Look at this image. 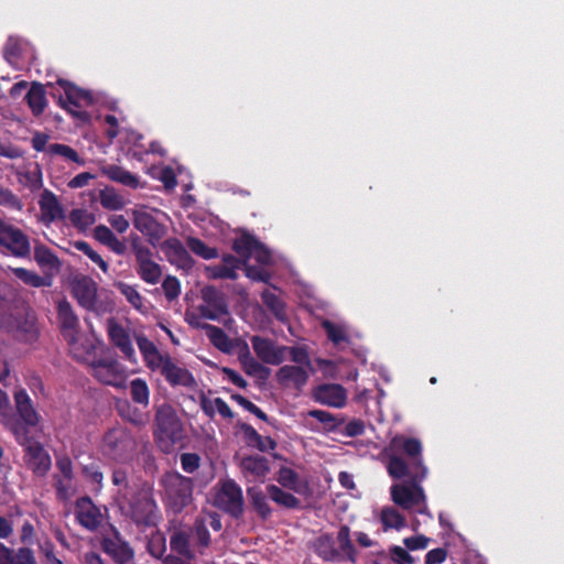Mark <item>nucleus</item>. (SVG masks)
<instances>
[{"label": "nucleus", "instance_id": "f257e3e1", "mask_svg": "<svg viewBox=\"0 0 564 564\" xmlns=\"http://www.w3.org/2000/svg\"><path fill=\"white\" fill-rule=\"evenodd\" d=\"M390 447L395 452H403L408 456V460L397 454L389 456L387 471L391 478L403 479L406 474L413 471L427 474L422 458V444L417 438L397 435L391 440Z\"/></svg>", "mask_w": 564, "mask_h": 564}, {"label": "nucleus", "instance_id": "f03ea898", "mask_svg": "<svg viewBox=\"0 0 564 564\" xmlns=\"http://www.w3.org/2000/svg\"><path fill=\"white\" fill-rule=\"evenodd\" d=\"M48 95L55 99L59 107L68 111L73 117L80 121H88L90 116L82 108L89 107L94 104L90 91L85 90L74 83L58 78L56 85L47 83Z\"/></svg>", "mask_w": 564, "mask_h": 564}, {"label": "nucleus", "instance_id": "7ed1b4c3", "mask_svg": "<svg viewBox=\"0 0 564 564\" xmlns=\"http://www.w3.org/2000/svg\"><path fill=\"white\" fill-rule=\"evenodd\" d=\"M159 486L164 506L174 513H181L194 500V480L178 471H165L159 479Z\"/></svg>", "mask_w": 564, "mask_h": 564}, {"label": "nucleus", "instance_id": "20e7f679", "mask_svg": "<svg viewBox=\"0 0 564 564\" xmlns=\"http://www.w3.org/2000/svg\"><path fill=\"white\" fill-rule=\"evenodd\" d=\"M14 402L18 417L8 422V429L15 440H26V436L35 435L41 431L39 426L41 416L24 389L15 391Z\"/></svg>", "mask_w": 564, "mask_h": 564}, {"label": "nucleus", "instance_id": "39448f33", "mask_svg": "<svg viewBox=\"0 0 564 564\" xmlns=\"http://www.w3.org/2000/svg\"><path fill=\"white\" fill-rule=\"evenodd\" d=\"M214 506L230 516L235 520H239L245 513V499L242 488L231 478L221 479L215 487Z\"/></svg>", "mask_w": 564, "mask_h": 564}, {"label": "nucleus", "instance_id": "423d86ee", "mask_svg": "<svg viewBox=\"0 0 564 564\" xmlns=\"http://www.w3.org/2000/svg\"><path fill=\"white\" fill-rule=\"evenodd\" d=\"M137 448L132 434L122 426L110 429L102 438L104 454L110 459L126 463L130 460Z\"/></svg>", "mask_w": 564, "mask_h": 564}, {"label": "nucleus", "instance_id": "0eeeda50", "mask_svg": "<svg viewBox=\"0 0 564 564\" xmlns=\"http://www.w3.org/2000/svg\"><path fill=\"white\" fill-rule=\"evenodd\" d=\"M426 477L423 471H413L406 474V482L394 484L390 488L391 499L399 507L410 510L421 505L425 500L424 489L420 485Z\"/></svg>", "mask_w": 564, "mask_h": 564}, {"label": "nucleus", "instance_id": "6e6552de", "mask_svg": "<svg viewBox=\"0 0 564 564\" xmlns=\"http://www.w3.org/2000/svg\"><path fill=\"white\" fill-rule=\"evenodd\" d=\"M0 249L14 258H30V237L22 229L0 218Z\"/></svg>", "mask_w": 564, "mask_h": 564}, {"label": "nucleus", "instance_id": "1a4fd4ad", "mask_svg": "<svg viewBox=\"0 0 564 564\" xmlns=\"http://www.w3.org/2000/svg\"><path fill=\"white\" fill-rule=\"evenodd\" d=\"M23 448V462L35 476L44 477L50 471L52 459L47 451L36 440V435L26 436V440H15Z\"/></svg>", "mask_w": 564, "mask_h": 564}, {"label": "nucleus", "instance_id": "9d476101", "mask_svg": "<svg viewBox=\"0 0 564 564\" xmlns=\"http://www.w3.org/2000/svg\"><path fill=\"white\" fill-rule=\"evenodd\" d=\"M154 421V435L158 441L175 443L182 438L183 423L171 404L163 403L159 405L155 411Z\"/></svg>", "mask_w": 564, "mask_h": 564}, {"label": "nucleus", "instance_id": "9b49d317", "mask_svg": "<svg viewBox=\"0 0 564 564\" xmlns=\"http://www.w3.org/2000/svg\"><path fill=\"white\" fill-rule=\"evenodd\" d=\"M203 304L197 310L202 317L210 321H218L221 316L228 315L226 295L214 285H206L202 289Z\"/></svg>", "mask_w": 564, "mask_h": 564}, {"label": "nucleus", "instance_id": "f8f14e48", "mask_svg": "<svg viewBox=\"0 0 564 564\" xmlns=\"http://www.w3.org/2000/svg\"><path fill=\"white\" fill-rule=\"evenodd\" d=\"M129 517L139 528H152L158 523V505L148 495L134 497L129 506Z\"/></svg>", "mask_w": 564, "mask_h": 564}, {"label": "nucleus", "instance_id": "ddd939ff", "mask_svg": "<svg viewBox=\"0 0 564 564\" xmlns=\"http://www.w3.org/2000/svg\"><path fill=\"white\" fill-rule=\"evenodd\" d=\"M161 250L165 254L166 260L176 269L188 273L195 265L193 257L182 241L175 237L165 239L161 243Z\"/></svg>", "mask_w": 564, "mask_h": 564}, {"label": "nucleus", "instance_id": "4468645a", "mask_svg": "<svg viewBox=\"0 0 564 564\" xmlns=\"http://www.w3.org/2000/svg\"><path fill=\"white\" fill-rule=\"evenodd\" d=\"M132 224L155 247L166 234V227L144 210H133Z\"/></svg>", "mask_w": 564, "mask_h": 564}, {"label": "nucleus", "instance_id": "2eb2a0df", "mask_svg": "<svg viewBox=\"0 0 564 564\" xmlns=\"http://www.w3.org/2000/svg\"><path fill=\"white\" fill-rule=\"evenodd\" d=\"M57 321L64 339L70 347L75 346L79 332V319L70 303L65 299L57 304Z\"/></svg>", "mask_w": 564, "mask_h": 564}, {"label": "nucleus", "instance_id": "dca6fc26", "mask_svg": "<svg viewBox=\"0 0 564 564\" xmlns=\"http://www.w3.org/2000/svg\"><path fill=\"white\" fill-rule=\"evenodd\" d=\"M252 348L257 357L268 365H281L285 357L286 346H276L272 339L261 336L251 337Z\"/></svg>", "mask_w": 564, "mask_h": 564}, {"label": "nucleus", "instance_id": "f3484780", "mask_svg": "<svg viewBox=\"0 0 564 564\" xmlns=\"http://www.w3.org/2000/svg\"><path fill=\"white\" fill-rule=\"evenodd\" d=\"M313 373L304 366L284 365L275 372L276 382L283 388H294L302 391Z\"/></svg>", "mask_w": 564, "mask_h": 564}, {"label": "nucleus", "instance_id": "a211bd4d", "mask_svg": "<svg viewBox=\"0 0 564 564\" xmlns=\"http://www.w3.org/2000/svg\"><path fill=\"white\" fill-rule=\"evenodd\" d=\"M312 398L317 403L339 409L346 404L347 393L340 384L322 383L313 389Z\"/></svg>", "mask_w": 564, "mask_h": 564}, {"label": "nucleus", "instance_id": "6ab92c4d", "mask_svg": "<svg viewBox=\"0 0 564 564\" xmlns=\"http://www.w3.org/2000/svg\"><path fill=\"white\" fill-rule=\"evenodd\" d=\"M165 381L173 388L175 387H184V388H194L196 386V380L193 373L186 369L185 367L176 364L173 358L164 360V367L161 373Z\"/></svg>", "mask_w": 564, "mask_h": 564}, {"label": "nucleus", "instance_id": "aec40b11", "mask_svg": "<svg viewBox=\"0 0 564 564\" xmlns=\"http://www.w3.org/2000/svg\"><path fill=\"white\" fill-rule=\"evenodd\" d=\"M101 512L89 497L80 498L76 505V519L89 531L97 530L101 524Z\"/></svg>", "mask_w": 564, "mask_h": 564}, {"label": "nucleus", "instance_id": "412c9836", "mask_svg": "<svg viewBox=\"0 0 564 564\" xmlns=\"http://www.w3.org/2000/svg\"><path fill=\"white\" fill-rule=\"evenodd\" d=\"M73 294L80 306L94 311L97 306V284L88 276L76 280L73 284Z\"/></svg>", "mask_w": 564, "mask_h": 564}, {"label": "nucleus", "instance_id": "4be33fe9", "mask_svg": "<svg viewBox=\"0 0 564 564\" xmlns=\"http://www.w3.org/2000/svg\"><path fill=\"white\" fill-rule=\"evenodd\" d=\"M152 251L135 258V271L140 279L148 284H156L162 278V267L152 260Z\"/></svg>", "mask_w": 564, "mask_h": 564}, {"label": "nucleus", "instance_id": "5701e85b", "mask_svg": "<svg viewBox=\"0 0 564 564\" xmlns=\"http://www.w3.org/2000/svg\"><path fill=\"white\" fill-rule=\"evenodd\" d=\"M108 336L111 344L119 348L127 359L131 360L134 357L130 335L120 324L111 321L108 325Z\"/></svg>", "mask_w": 564, "mask_h": 564}, {"label": "nucleus", "instance_id": "b1692460", "mask_svg": "<svg viewBox=\"0 0 564 564\" xmlns=\"http://www.w3.org/2000/svg\"><path fill=\"white\" fill-rule=\"evenodd\" d=\"M0 564H37L34 552L28 546L10 549L0 542Z\"/></svg>", "mask_w": 564, "mask_h": 564}, {"label": "nucleus", "instance_id": "393cba45", "mask_svg": "<svg viewBox=\"0 0 564 564\" xmlns=\"http://www.w3.org/2000/svg\"><path fill=\"white\" fill-rule=\"evenodd\" d=\"M101 549L110 555L117 564H127L132 561L134 553L127 542L105 538L101 541Z\"/></svg>", "mask_w": 564, "mask_h": 564}, {"label": "nucleus", "instance_id": "a878e982", "mask_svg": "<svg viewBox=\"0 0 564 564\" xmlns=\"http://www.w3.org/2000/svg\"><path fill=\"white\" fill-rule=\"evenodd\" d=\"M34 260L37 265L44 271L46 276H53L59 270L61 261L58 257L43 243L34 246Z\"/></svg>", "mask_w": 564, "mask_h": 564}, {"label": "nucleus", "instance_id": "bb28decb", "mask_svg": "<svg viewBox=\"0 0 564 564\" xmlns=\"http://www.w3.org/2000/svg\"><path fill=\"white\" fill-rule=\"evenodd\" d=\"M335 539V545L337 544L338 561L348 560L351 563L357 562V550L351 540L350 528L347 524L339 527Z\"/></svg>", "mask_w": 564, "mask_h": 564}, {"label": "nucleus", "instance_id": "cd10ccee", "mask_svg": "<svg viewBox=\"0 0 564 564\" xmlns=\"http://www.w3.org/2000/svg\"><path fill=\"white\" fill-rule=\"evenodd\" d=\"M188 323L192 326L204 329L209 341L220 351L229 354L232 350V340L223 328L207 323L199 324L192 319Z\"/></svg>", "mask_w": 564, "mask_h": 564}, {"label": "nucleus", "instance_id": "c85d7f7f", "mask_svg": "<svg viewBox=\"0 0 564 564\" xmlns=\"http://www.w3.org/2000/svg\"><path fill=\"white\" fill-rule=\"evenodd\" d=\"M94 377L101 383L118 386V364L115 360L98 359L91 364Z\"/></svg>", "mask_w": 564, "mask_h": 564}, {"label": "nucleus", "instance_id": "c756f323", "mask_svg": "<svg viewBox=\"0 0 564 564\" xmlns=\"http://www.w3.org/2000/svg\"><path fill=\"white\" fill-rule=\"evenodd\" d=\"M238 360L248 376L256 377L260 380H267L271 373V370L268 367L263 366L251 356L247 343H243L238 355Z\"/></svg>", "mask_w": 564, "mask_h": 564}, {"label": "nucleus", "instance_id": "7c9ffc66", "mask_svg": "<svg viewBox=\"0 0 564 564\" xmlns=\"http://www.w3.org/2000/svg\"><path fill=\"white\" fill-rule=\"evenodd\" d=\"M46 88H48L47 84L43 85L41 83L33 82L24 97L34 117L41 116L47 106Z\"/></svg>", "mask_w": 564, "mask_h": 564}, {"label": "nucleus", "instance_id": "2f4dec72", "mask_svg": "<svg viewBox=\"0 0 564 564\" xmlns=\"http://www.w3.org/2000/svg\"><path fill=\"white\" fill-rule=\"evenodd\" d=\"M239 467L245 476H252L254 479L264 478L270 471L269 460L261 455L242 457Z\"/></svg>", "mask_w": 564, "mask_h": 564}, {"label": "nucleus", "instance_id": "473e14b6", "mask_svg": "<svg viewBox=\"0 0 564 564\" xmlns=\"http://www.w3.org/2000/svg\"><path fill=\"white\" fill-rule=\"evenodd\" d=\"M247 495L254 512L262 521H267L273 512L268 501L267 491H262L259 487H249Z\"/></svg>", "mask_w": 564, "mask_h": 564}, {"label": "nucleus", "instance_id": "72a5a7b5", "mask_svg": "<svg viewBox=\"0 0 564 564\" xmlns=\"http://www.w3.org/2000/svg\"><path fill=\"white\" fill-rule=\"evenodd\" d=\"M43 217L48 221H54L64 217V212L54 193L45 189L39 200Z\"/></svg>", "mask_w": 564, "mask_h": 564}, {"label": "nucleus", "instance_id": "f704fd0d", "mask_svg": "<svg viewBox=\"0 0 564 564\" xmlns=\"http://www.w3.org/2000/svg\"><path fill=\"white\" fill-rule=\"evenodd\" d=\"M199 405L204 414L209 419H214L216 411L224 419L232 420L235 416L230 406L221 398H215L212 400L203 394L199 399Z\"/></svg>", "mask_w": 564, "mask_h": 564}, {"label": "nucleus", "instance_id": "c9c22d12", "mask_svg": "<svg viewBox=\"0 0 564 564\" xmlns=\"http://www.w3.org/2000/svg\"><path fill=\"white\" fill-rule=\"evenodd\" d=\"M265 490L269 498L278 506L291 510L301 508V500L293 494L283 490L281 487L271 484L265 487Z\"/></svg>", "mask_w": 564, "mask_h": 564}, {"label": "nucleus", "instance_id": "e433bc0d", "mask_svg": "<svg viewBox=\"0 0 564 564\" xmlns=\"http://www.w3.org/2000/svg\"><path fill=\"white\" fill-rule=\"evenodd\" d=\"M315 553L326 562L338 561V552L335 546V539L329 533L321 534L314 543Z\"/></svg>", "mask_w": 564, "mask_h": 564}, {"label": "nucleus", "instance_id": "4c0bfd02", "mask_svg": "<svg viewBox=\"0 0 564 564\" xmlns=\"http://www.w3.org/2000/svg\"><path fill=\"white\" fill-rule=\"evenodd\" d=\"M101 173L106 175L109 180L129 186L131 188H137L139 186L138 176L131 174L129 171L124 170L119 165L110 164L104 166L101 169Z\"/></svg>", "mask_w": 564, "mask_h": 564}, {"label": "nucleus", "instance_id": "58836bf2", "mask_svg": "<svg viewBox=\"0 0 564 564\" xmlns=\"http://www.w3.org/2000/svg\"><path fill=\"white\" fill-rule=\"evenodd\" d=\"M242 431L245 432V436L249 443L257 447L260 452L273 451L276 447V442L271 436H262L260 435L256 429H253L249 424L242 425Z\"/></svg>", "mask_w": 564, "mask_h": 564}, {"label": "nucleus", "instance_id": "ea45409f", "mask_svg": "<svg viewBox=\"0 0 564 564\" xmlns=\"http://www.w3.org/2000/svg\"><path fill=\"white\" fill-rule=\"evenodd\" d=\"M257 247L258 239L247 232L236 238L232 242V250L243 260V262H248Z\"/></svg>", "mask_w": 564, "mask_h": 564}, {"label": "nucleus", "instance_id": "a19ab883", "mask_svg": "<svg viewBox=\"0 0 564 564\" xmlns=\"http://www.w3.org/2000/svg\"><path fill=\"white\" fill-rule=\"evenodd\" d=\"M11 271L17 279L33 288L51 286L52 284L51 276L39 275L36 272L25 268H12Z\"/></svg>", "mask_w": 564, "mask_h": 564}, {"label": "nucleus", "instance_id": "79ce46f5", "mask_svg": "<svg viewBox=\"0 0 564 564\" xmlns=\"http://www.w3.org/2000/svg\"><path fill=\"white\" fill-rule=\"evenodd\" d=\"M170 546L172 551L187 560H193L195 556L189 547V535L183 530L174 531L171 534Z\"/></svg>", "mask_w": 564, "mask_h": 564}, {"label": "nucleus", "instance_id": "37998d69", "mask_svg": "<svg viewBox=\"0 0 564 564\" xmlns=\"http://www.w3.org/2000/svg\"><path fill=\"white\" fill-rule=\"evenodd\" d=\"M117 290L126 297V300L140 313H147V306L144 305V299L138 291L135 285H130L126 282H117Z\"/></svg>", "mask_w": 564, "mask_h": 564}, {"label": "nucleus", "instance_id": "c03bdc74", "mask_svg": "<svg viewBox=\"0 0 564 564\" xmlns=\"http://www.w3.org/2000/svg\"><path fill=\"white\" fill-rule=\"evenodd\" d=\"M261 300L267 308L276 317V319H285V304L275 293L271 292L270 290H264L261 293Z\"/></svg>", "mask_w": 564, "mask_h": 564}, {"label": "nucleus", "instance_id": "a18cd8bd", "mask_svg": "<svg viewBox=\"0 0 564 564\" xmlns=\"http://www.w3.org/2000/svg\"><path fill=\"white\" fill-rule=\"evenodd\" d=\"M130 395L134 403L147 408L150 402V389L144 379L135 378L130 382Z\"/></svg>", "mask_w": 564, "mask_h": 564}, {"label": "nucleus", "instance_id": "49530a36", "mask_svg": "<svg viewBox=\"0 0 564 564\" xmlns=\"http://www.w3.org/2000/svg\"><path fill=\"white\" fill-rule=\"evenodd\" d=\"M380 520L384 531L389 529L400 530L405 525V518L393 507L383 508Z\"/></svg>", "mask_w": 564, "mask_h": 564}, {"label": "nucleus", "instance_id": "de8ad7c7", "mask_svg": "<svg viewBox=\"0 0 564 564\" xmlns=\"http://www.w3.org/2000/svg\"><path fill=\"white\" fill-rule=\"evenodd\" d=\"M186 245L189 250L196 256L200 257L204 260H210L218 257V251L216 248L207 246L202 239L196 237H187Z\"/></svg>", "mask_w": 564, "mask_h": 564}, {"label": "nucleus", "instance_id": "09e8293b", "mask_svg": "<svg viewBox=\"0 0 564 564\" xmlns=\"http://www.w3.org/2000/svg\"><path fill=\"white\" fill-rule=\"evenodd\" d=\"M276 480L283 488L293 490L297 494L303 492L302 488L299 486L297 473L290 467H281L280 470L278 471Z\"/></svg>", "mask_w": 564, "mask_h": 564}, {"label": "nucleus", "instance_id": "8fccbe9b", "mask_svg": "<svg viewBox=\"0 0 564 564\" xmlns=\"http://www.w3.org/2000/svg\"><path fill=\"white\" fill-rule=\"evenodd\" d=\"M121 417L135 426H144L149 422V414L142 413L139 409L131 406L128 402L119 406Z\"/></svg>", "mask_w": 564, "mask_h": 564}, {"label": "nucleus", "instance_id": "3c124183", "mask_svg": "<svg viewBox=\"0 0 564 564\" xmlns=\"http://www.w3.org/2000/svg\"><path fill=\"white\" fill-rule=\"evenodd\" d=\"M286 351L290 355V360L295 364L294 366H304L306 369L314 372L312 360L306 346L286 347Z\"/></svg>", "mask_w": 564, "mask_h": 564}, {"label": "nucleus", "instance_id": "603ef678", "mask_svg": "<svg viewBox=\"0 0 564 564\" xmlns=\"http://www.w3.org/2000/svg\"><path fill=\"white\" fill-rule=\"evenodd\" d=\"M307 416L316 419L327 431H336L343 423V420L324 410H310Z\"/></svg>", "mask_w": 564, "mask_h": 564}, {"label": "nucleus", "instance_id": "864d4df0", "mask_svg": "<svg viewBox=\"0 0 564 564\" xmlns=\"http://www.w3.org/2000/svg\"><path fill=\"white\" fill-rule=\"evenodd\" d=\"M47 153L51 155H61L65 159L75 162L79 165H84L85 161L78 155V153L69 145L62 143H52L47 147Z\"/></svg>", "mask_w": 564, "mask_h": 564}, {"label": "nucleus", "instance_id": "5fc2aeb1", "mask_svg": "<svg viewBox=\"0 0 564 564\" xmlns=\"http://www.w3.org/2000/svg\"><path fill=\"white\" fill-rule=\"evenodd\" d=\"M22 55V45L19 40L10 37L3 47V57L12 66H17Z\"/></svg>", "mask_w": 564, "mask_h": 564}, {"label": "nucleus", "instance_id": "6e6d98bb", "mask_svg": "<svg viewBox=\"0 0 564 564\" xmlns=\"http://www.w3.org/2000/svg\"><path fill=\"white\" fill-rule=\"evenodd\" d=\"M69 220L76 228L84 230L95 223V216L85 209L76 208L69 214Z\"/></svg>", "mask_w": 564, "mask_h": 564}, {"label": "nucleus", "instance_id": "4d7b16f0", "mask_svg": "<svg viewBox=\"0 0 564 564\" xmlns=\"http://www.w3.org/2000/svg\"><path fill=\"white\" fill-rule=\"evenodd\" d=\"M100 204L109 210H119L123 207V200L113 189H104L100 192Z\"/></svg>", "mask_w": 564, "mask_h": 564}, {"label": "nucleus", "instance_id": "13d9d810", "mask_svg": "<svg viewBox=\"0 0 564 564\" xmlns=\"http://www.w3.org/2000/svg\"><path fill=\"white\" fill-rule=\"evenodd\" d=\"M0 206L19 212L23 208L21 199L12 191L3 187H0Z\"/></svg>", "mask_w": 564, "mask_h": 564}, {"label": "nucleus", "instance_id": "bf43d9fd", "mask_svg": "<svg viewBox=\"0 0 564 564\" xmlns=\"http://www.w3.org/2000/svg\"><path fill=\"white\" fill-rule=\"evenodd\" d=\"M162 289L167 301H174L181 294V283L176 276L167 275L162 282Z\"/></svg>", "mask_w": 564, "mask_h": 564}, {"label": "nucleus", "instance_id": "052dcab7", "mask_svg": "<svg viewBox=\"0 0 564 564\" xmlns=\"http://www.w3.org/2000/svg\"><path fill=\"white\" fill-rule=\"evenodd\" d=\"M82 473L87 480L98 487H101L104 475L98 463L91 462L90 464L84 465Z\"/></svg>", "mask_w": 564, "mask_h": 564}, {"label": "nucleus", "instance_id": "680f3d73", "mask_svg": "<svg viewBox=\"0 0 564 564\" xmlns=\"http://www.w3.org/2000/svg\"><path fill=\"white\" fill-rule=\"evenodd\" d=\"M138 348L144 359L159 358V349L153 341L147 336L139 335L135 337Z\"/></svg>", "mask_w": 564, "mask_h": 564}, {"label": "nucleus", "instance_id": "e2e57ef3", "mask_svg": "<svg viewBox=\"0 0 564 564\" xmlns=\"http://www.w3.org/2000/svg\"><path fill=\"white\" fill-rule=\"evenodd\" d=\"M206 273L209 279H230L236 280L238 278L237 272L232 271V268H227L223 263L212 267H206Z\"/></svg>", "mask_w": 564, "mask_h": 564}, {"label": "nucleus", "instance_id": "0e129e2a", "mask_svg": "<svg viewBox=\"0 0 564 564\" xmlns=\"http://www.w3.org/2000/svg\"><path fill=\"white\" fill-rule=\"evenodd\" d=\"M70 482L72 480H65L64 477L54 476V488L58 500L66 501L70 498L73 494Z\"/></svg>", "mask_w": 564, "mask_h": 564}, {"label": "nucleus", "instance_id": "69168bd1", "mask_svg": "<svg viewBox=\"0 0 564 564\" xmlns=\"http://www.w3.org/2000/svg\"><path fill=\"white\" fill-rule=\"evenodd\" d=\"M323 328L328 339L334 344H340L347 339L344 329L329 321L323 322Z\"/></svg>", "mask_w": 564, "mask_h": 564}, {"label": "nucleus", "instance_id": "338daca9", "mask_svg": "<svg viewBox=\"0 0 564 564\" xmlns=\"http://www.w3.org/2000/svg\"><path fill=\"white\" fill-rule=\"evenodd\" d=\"M200 457L196 453H184L181 455L182 469L187 474H193L199 468Z\"/></svg>", "mask_w": 564, "mask_h": 564}, {"label": "nucleus", "instance_id": "774afa93", "mask_svg": "<svg viewBox=\"0 0 564 564\" xmlns=\"http://www.w3.org/2000/svg\"><path fill=\"white\" fill-rule=\"evenodd\" d=\"M245 267H246V275L253 281L268 283L269 280L271 279V274L267 270H264L260 267L247 265V264Z\"/></svg>", "mask_w": 564, "mask_h": 564}]
</instances>
